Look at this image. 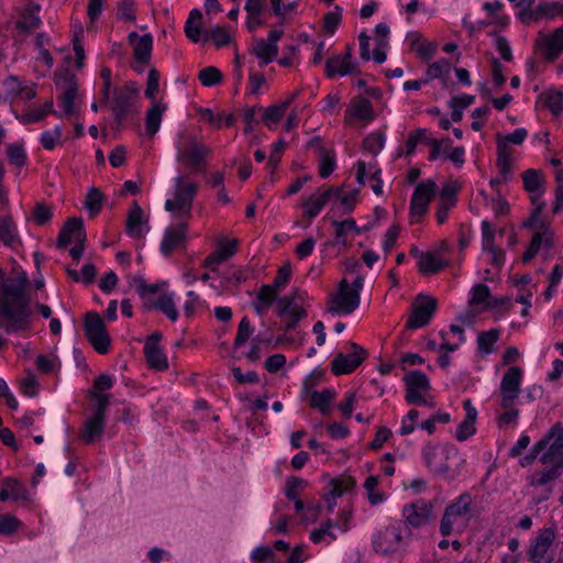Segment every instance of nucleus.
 I'll list each match as a JSON object with an SVG mask.
<instances>
[{"instance_id":"obj_33","label":"nucleus","mask_w":563,"mask_h":563,"mask_svg":"<svg viewBox=\"0 0 563 563\" xmlns=\"http://www.w3.org/2000/svg\"><path fill=\"white\" fill-rule=\"evenodd\" d=\"M276 313L280 318L287 317L289 319H294L295 321H300L307 316L305 309L294 302V299H291L289 296H283L277 299Z\"/></svg>"},{"instance_id":"obj_21","label":"nucleus","mask_w":563,"mask_h":563,"mask_svg":"<svg viewBox=\"0 0 563 563\" xmlns=\"http://www.w3.org/2000/svg\"><path fill=\"white\" fill-rule=\"evenodd\" d=\"M188 227L180 222L166 229L161 243V251L164 255H169L176 250L185 247Z\"/></svg>"},{"instance_id":"obj_8","label":"nucleus","mask_w":563,"mask_h":563,"mask_svg":"<svg viewBox=\"0 0 563 563\" xmlns=\"http://www.w3.org/2000/svg\"><path fill=\"white\" fill-rule=\"evenodd\" d=\"M85 333L93 349L106 354L111 344L110 336L106 330V325L99 313L88 312L85 318Z\"/></svg>"},{"instance_id":"obj_15","label":"nucleus","mask_w":563,"mask_h":563,"mask_svg":"<svg viewBox=\"0 0 563 563\" xmlns=\"http://www.w3.org/2000/svg\"><path fill=\"white\" fill-rule=\"evenodd\" d=\"M422 457L426 466L434 474L445 476L450 471L446 461L449 452L433 444H427L422 450Z\"/></svg>"},{"instance_id":"obj_58","label":"nucleus","mask_w":563,"mask_h":563,"mask_svg":"<svg viewBox=\"0 0 563 563\" xmlns=\"http://www.w3.org/2000/svg\"><path fill=\"white\" fill-rule=\"evenodd\" d=\"M385 137L382 133H372L363 141V148L373 155H377L384 147Z\"/></svg>"},{"instance_id":"obj_38","label":"nucleus","mask_w":563,"mask_h":563,"mask_svg":"<svg viewBox=\"0 0 563 563\" xmlns=\"http://www.w3.org/2000/svg\"><path fill=\"white\" fill-rule=\"evenodd\" d=\"M355 70L356 65L352 60H344L340 55L329 58L325 63V73L329 77L344 76Z\"/></svg>"},{"instance_id":"obj_52","label":"nucleus","mask_w":563,"mask_h":563,"mask_svg":"<svg viewBox=\"0 0 563 563\" xmlns=\"http://www.w3.org/2000/svg\"><path fill=\"white\" fill-rule=\"evenodd\" d=\"M4 485L9 489L10 497L14 501L26 500L29 493L25 486L16 478L8 477L4 479Z\"/></svg>"},{"instance_id":"obj_4","label":"nucleus","mask_w":563,"mask_h":563,"mask_svg":"<svg viewBox=\"0 0 563 563\" xmlns=\"http://www.w3.org/2000/svg\"><path fill=\"white\" fill-rule=\"evenodd\" d=\"M198 192V185L184 176L174 179V195L165 201V209L179 219H187L191 216L195 197Z\"/></svg>"},{"instance_id":"obj_28","label":"nucleus","mask_w":563,"mask_h":563,"mask_svg":"<svg viewBox=\"0 0 563 563\" xmlns=\"http://www.w3.org/2000/svg\"><path fill=\"white\" fill-rule=\"evenodd\" d=\"M37 11L38 9L35 7L27 8L23 11L13 31V36L16 41H22L29 33L40 26L41 20L36 14Z\"/></svg>"},{"instance_id":"obj_37","label":"nucleus","mask_w":563,"mask_h":563,"mask_svg":"<svg viewBox=\"0 0 563 563\" xmlns=\"http://www.w3.org/2000/svg\"><path fill=\"white\" fill-rule=\"evenodd\" d=\"M538 103L559 115L563 111V93L554 89L547 90L539 96Z\"/></svg>"},{"instance_id":"obj_53","label":"nucleus","mask_w":563,"mask_h":563,"mask_svg":"<svg viewBox=\"0 0 563 563\" xmlns=\"http://www.w3.org/2000/svg\"><path fill=\"white\" fill-rule=\"evenodd\" d=\"M7 155L10 164L18 168L23 167L26 163V153L21 144H9Z\"/></svg>"},{"instance_id":"obj_13","label":"nucleus","mask_w":563,"mask_h":563,"mask_svg":"<svg viewBox=\"0 0 563 563\" xmlns=\"http://www.w3.org/2000/svg\"><path fill=\"white\" fill-rule=\"evenodd\" d=\"M56 86L60 91L59 107L64 109L67 117L76 112L75 99L77 96V84L75 76L65 71L56 75Z\"/></svg>"},{"instance_id":"obj_5","label":"nucleus","mask_w":563,"mask_h":563,"mask_svg":"<svg viewBox=\"0 0 563 563\" xmlns=\"http://www.w3.org/2000/svg\"><path fill=\"white\" fill-rule=\"evenodd\" d=\"M134 286L144 305L159 310L173 322L178 319L173 292L162 291L158 285H146L141 278H134Z\"/></svg>"},{"instance_id":"obj_25","label":"nucleus","mask_w":563,"mask_h":563,"mask_svg":"<svg viewBox=\"0 0 563 563\" xmlns=\"http://www.w3.org/2000/svg\"><path fill=\"white\" fill-rule=\"evenodd\" d=\"M340 192L341 187H330L323 192H318L310 196L302 203V207L305 209V216L308 217L310 220L316 218L324 208L329 199L332 196H339Z\"/></svg>"},{"instance_id":"obj_2","label":"nucleus","mask_w":563,"mask_h":563,"mask_svg":"<svg viewBox=\"0 0 563 563\" xmlns=\"http://www.w3.org/2000/svg\"><path fill=\"white\" fill-rule=\"evenodd\" d=\"M176 161L184 164L189 173L205 170L206 156L210 151L198 140L194 132L188 130L179 132L176 141Z\"/></svg>"},{"instance_id":"obj_6","label":"nucleus","mask_w":563,"mask_h":563,"mask_svg":"<svg viewBox=\"0 0 563 563\" xmlns=\"http://www.w3.org/2000/svg\"><path fill=\"white\" fill-rule=\"evenodd\" d=\"M91 397L96 400V408L79 432V439L86 444H91L102 437L106 427V412L110 404V395L92 393Z\"/></svg>"},{"instance_id":"obj_55","label":"nucleus","mask_w":563,"mask_h":563,"mask_svg":"<svg viewBox=\"0 0 563 563\" xmlns=\"http://www.w3.org/2000/svg\"><path fill=\"white\" fill-rule=\"evenodd\" d=\"M525 189L531 194L537 192L542 185L541 172L537 169H528L522 174Z\"/></svg>"},{"instance_id":"obj_50","label":"nucleus","mask_w":563,"mask_h":563,"mask_svg":"<svg viewBox=\"0 0 563 563\" xmlns=\"http://www.w3.org/2000/svg\"><path fill=\"white\" fill-rule=\"evenodd\" d=\"M103 199H104V196L98 188L92 187L88 191L85 206L88 209L90 217L93 218L100 212V210L102 208Z\"/></svg>"},{"instance_id":"obj_42","label":"nucleus","mask_w":563,"mask_h":563,"mask_svg":"<svg viewBox=\"0 0 563 563\" xmlns=\"http://www.w3.org/2000/svg\"><path fill=\"white\" fill-rule=\"evenodd\" d=\"M335 397V393L332 389H324L322 391H313L310 395V407L318 409L322 415H327L330 411V404Z\"/></svg>"},{"instance_id":"obj_26","label":"nucleus","mask_w":563,"mask_h":563,"mask_svg":"<svg viewBox=\"0 0 563 563\" xmlns=\"http://www.w3.org/2000/svg\"><path fill=\"white\" fill-rule=\"evenodd\" d=\"M86 233L82 228V220L79 218H70L67 220L57 238V246L66 247L73 241H85Z\"/></svg>"},{"instance_id":"obj_48","label":"nucleus","mask_w":563,"mask_h":563,"mask_svg":"<svg viewBox=\"0 0 563 563\" xmlns=\"http://www.w3.org/2000/svg\"><path fill=\"white\" fill-rule=\"evenodd\" d=\"M547 448L548 451L540 457L541 463H547L552 459L563 463V431Z\"/></svg>"},{"instance_id":"obj_56","label":"nucleus","mask_w":563,"mask_h":563,"mask_svg":"<svg viewBox=\"0 0 563 563\" xmlns=\"http://www.w3.org/2000/svg\"><path fill=\"white\" fill-rule=\"evenodd\" d=\"M53 112V101H46L42 107L33 109L23 115L22 122L30 124L35 123L45 118L47 113Z\"/></svg>"},{"instance_id":"obj_29","label":"nucleus","mask_w":563,"mask_h":563,"mask_svg":"<svg viewBox=\"0 0 563 563\" xmlns=\"http://www.w3.org/2000/svg\"><path fill=\"white\" fill-rule=\"evenodd\" d=\"M545 467L536 472L530 477L531 486H545L551 482L556 481L561 475V468L563 467V463L552 459V461H548L543 463Z\"/></svg>"},{"instance_id":"obj_60","label":"nucleus","mask_w":563,"mask_h":563,"mask_svg":"<svg viewBox=\"0 0 563 563\" xmlns=\"http://www.w3.org/2000/svg\"><path fill=\"white\" fill-rule=\"evenodd\" d=\"M377 486L378 478L376 476L367 477L364 483V488L367 493L368 501L372 505H377L384 500V495L382 493L376 492Z\"/></svg>"},{"instance_id":"obj_54","label":"nucleus","mask_w":563,"mask_h":563,"mask_svg":"<svg viewBox=\"0 0 563 563\" xmlns=\"http://www.w3.org/2000/svg\"><path fill=\"white\" fill-rule=\"evenodd\" d=\"M53 216V209L52 207L47 206L46 203L40 201L36 202L33 210H32V220L37 225H45L47 224Z\"/></svg>"},{"instance_id":"obj_39","label":"nucleus","mask_w":563,"mask_h":563,"mask_svg":"<svg viewBox=\"0 0 563 563\" xmlns=\"http://www.w3.org/2000/svg\"><path fill=\"white\" fill-rule=\"evenodd\" d=\"M451 64L448 59L441 58L431 64L423 77L424 84H429L433 79H442L443 85L446 84L448 76L451 73Z\"/></svg>"},{"instance_id":"obj_12","label":"nucleus","mask_w":563,"mask_h":563,"mask_svg":"<svg viewBox=\"0 0 563 563\" xmlns=\"http://www.w3.org/2000/svg\"><path fill=\"white\" fill-rule=\"evenodd\" d=\"M437 194V184L432 179L424 180L417 185L410 199V217L421 218L427 211L429 203Z\"/></svg>"},{"instance_id":"obj_47","label":"nucleus","mask_w":563,"mask_h":563,"mask_svg":"<svg viewBox=\"0 0 563 563\" xmlns=\"http://www.w3.org/2000/svg\"><path fill=\"white\" fill-rule=\"evenodd\" d=\"M165 110V107L158 103H155L146 114V133L150 136H154L156 132L159 130L162 122V114Z\"/></svg>"},{"instance_id":"obj_59","label":"nucleus","mask_w":563,"mask_h":563,"mask_svg":"<svg viewBox=\"0 0 563 563\" xmlns=\"http://www.w3.org/2000/svg\"><path fill=\"white\" fill-rule=\"evenodd\" d=\"M199 80L203 86H214L222 80L221 71L212 66L206 67L199 73Z\"/></svg>"},{"instance_id":"obj_64","label":"nucleus","mask_w":563,"mask_h":563,"mask_svg":"<svg viewBox=\"0 0 563 563\" xmlns=\"http://www.w3.org/2000/svg\"><path fill=\"white\" fill-rule=\"evenodd\" d=\"M333 527L334 525L331 521H327L319 529H316L310 533L311 541L313 543H319L324 540L325 537L330 538L329 542L335 540L336 536L332 532Z\"/></svg>"},{"instance_id":"obj_30","label":"nucleus","mask_w":563,"mask_h":563,"mask_svg":"<svg viewBox=\"0 0 563 563\" xmlns=\"http://www.w3.org/2000/svg\"><path fill=\"white\" fill-rule=\"evenodd\" d=\"M464 409H465V418L464 420L457 426L455 437L459 441H465L470 437H472L475 433V421L477 417V410L472 405V401L470 399H466L464 401Z\"/></svg>"},{"instance_id":"obj_49","label":"nucleus","mask_w":563,"mask_h":563,"mask_svg":"<svg viewBox=\"0 0 563 563\" xmlns=\"http://www.w3.org/2000/svg\"><path fill=\"white\" fill-rule=\"evenodd\" d=\"M563 14V3L561 2H543L534 8V15L541 19H554Z\"/></svg>"},{"instance_id":"obj_22","label":"nucleus","mask_w":563,"mask_h":563,"mask_svg":"<svg viewBox=\"0 0 563 563\" xmlns=\"http://www.w3.org/2000/svg\"><path fill=\"white\" fill-rule=\"evenodd\" d=\"M162 335L156 332L153 333L144 344V355L150 367L155 368L157 371H164L167 368L168 363L165 354L159 347V340Z\"/></svg>"},{"instance_id":"obj_63","label":"nucleus","mask_w":563,"mask_h":563,"mask_svg":"<svg viewBox=\"0 0 563 563\" xmlns=\"http://www.w3.org/2000/svg\"><path fill=\"white\" fill-rule=\"evenodd\" d=\"M159 88V73L157 69L152 68L148 71L147 75V82H146V89H145V97H147L151 100H155L156 93L158 92Z\"/></svg>"},{"instance_id":"obj_17","label":"nucleus","mask_w":563,"mask_h":563,"mask_svg":"<svg viewBox=\"0 0 563 563\" xmlns=\"http://www.w3.org/2000/svg\"><path fill=\"white\" fill-rule=\"evenodd\" d=\"M401 531L398 526H388L375 534L373 549L375 552L387 554L395 552L401 542Z\"/></svg>"},{"instance_id":"obj_40","label":"nucleus","mask_w":563,"mask_h":563,"mask_svg":"<svg viewBox=\"0 0 563 563\" xmlns=\"http://www.w3.org/2000/svg\"><path fill=\"white\" fill-rule=\"evenodd\" d=\"M347 113L358 120L372 121L374 119V110L372 103L366 98H357L352 103Z\"/></svg>"},{"instance_id":"obj_51","label":"nucleus","mask_w":563,"mask_h":563,"mask_svg":"<svg viewBox=\"0 0 563 563\" xmlns=\"http://www.w3.org/2000/svg\"><path fill=\"white\" fill-rule=\"evenodd\" d=\"M499 339V330L492 329L486 332H482L477 336L478 350L485 354H489L493 351L494 344Z\"/></svg>"},{"instance_id":"obj_3","label":"nucleus","mask_w":563,"mask_h":563,"mask_svg":"<svg viewBox=\"0 0 563 563\" xmlns=\"http://www.w3.org/2000/svg\"><path fill=\"white\" fill-rule=\"evenodd\" d=\"M473 498L464 493L454 499L444 510L440 522V533L443 537L462 533L472 518Z\"/></svg>"},{"instance_id":"obj_32","label":"nucleus","mask_w":563,"mask_h":563,"mask_svg":"<svg viewBox=\"0 0 563 563\" xmlns=\"http://www.w3.org/2000/svg\"><path fill=\"white\" fill-rule=\"evenodd\" d=\"M354 482L351 478L347 479H333L324 488L323 498L328 503L329 510H333L336 503L335 499L341 497L344 493L352 489Z\"/></svg>"},{"instance_id":"obj_9","label":"nucleus","mask_w":563,"mask_h":563,"mask_svg":"<svg viewBox=\"0 0 563 563\" xmlns=\"http://www.w3.org/2000/svg\"><path fill=\"white\" fill-rule=\"evenodd\" d=\"M438 307L435 298L420 295L411 305V312L407 320L406 328L416 330L426 327Z\"/></svg>"},{"instance_id":"obj_36","label":"nucleus","mask_w":563,"mask_h":563,"mask_svg":"<svg viewBox=\"0 0 563 563\" xmlns=\"http://www.w3.org/2000/svg\"><path fill=\"white\" fill-rule=\"evenodd\" d=\"M251 53L260 59V66H264L276 58L278 46H273L264 38H260L254 42Z\"/></svg>"},{"instance_id":"obj_7","label":"nucleus","mask_w":563,"mask_h":563,"mask_svg":"<svg viewBox=\"0 0 563 563\" xmlns=\"http://www.w3.org/2000/svg\"><path fill=\"white\" fill-rule=\"evenodd\" d=\"M361 302V295L350 289L349 282L343 278L336 291L329 296L328 311L333 314H350L355 311Z\"/></svg>"},{"instance_id":"obj_43","label":"nucleus","mask_w":563,"mask_h":563,"mask_svg":"<svg viewBox=\"0 0 563 563\" xmlns=\"http://www.w3.org/2000/svg\"><path fill=\"white\" fill-rule=\"evenodd\" d=\"M332 224L335 228L336 243L346 244L350 233L356 235L361 233V229L353 219H345L343 221L334 220Z\"/></svg>"},{"instance_id":"obj_19","label":"nucleus","mask_w":563,"mask_h":563,"mask_svg":"<svg viewBox=\"0 0 563 563\" xmlns=\"http://www.w3.org/2000/svg\"><path fill=\"white\" fill-rule=\"evenodd\" d=\"M537 47L548 60L555 59L563 51V26L558 27L550 35L540 33Z\"/></svg>"},{"instance_id":"obj_34","label":"nucleus","mask_w":563,"mask_h":563,"mask_svg":"<svg viewBox=\"0 0 563 563\" xmlns=\"http://www.w3.org/2000/svg\"><path fill=\"white\" fill-rule=\"evenodd\" d=\"M544 208V203L540 202L532 211L531 217L525 222L526 228L538 229L543 234V242L547 247H552L553 240L552 233L549 231L547 223L541 219V213Z\"/></svg>"},{"instance_id":"obj_10","label":"nucleus","mask_w":563,"mask_h":563,"mask_svg":"<svg viewBox=\"0 0 563 563\" xmlns=\"http://www.w3.org/2000/svg\"><path fill=\"white\" fill-rule=\"evenodd\" d=\"M406 385L405 399L409 405H428L426 394L430 389L429 379L420 371H413L404 377Z\"/></svg>"},{"instance_id":"obj_18","label":"nucleus","mask_w":563,"mask_h":563,"mask_svg":"<svg viewBox=\"0 0 563 563\" xmlns=\"http://www.w3.org/2000/svg\"><path fill=\"white\" fill-rule=\"evenodd\" d=\"M148 231V220L145 217L143 209L137 203V201H133L126 216L125 232L131 238L140 239L143 238Z\"/></svg>"},{"instance_id":"obj_27","label":"nucleus","mask_w":563,"mask_h":563,"mask_svg":"<svg viewBox=\"0 0 563 563\" xmlns=\"http://www.w3.org/2000/svg\"><path fill=\"white\" fill-rule=\"evenodd\" d=\"M129 42L133 47L134 58L141 64H146L151 59L153 48V37L151 34L139 35L135 32L129 34Z\"/></svg>"},{"instance_id":"obj_41","label":"nucleus","mask_w":563,"mask_h":563,"mask_svg":"<svg viewBox=\"0 0 563 563\" xmlns=\"http://www.w3.org/2000/svg\"><path fill=\"white\" fill-rule=\"evenodd\" d=\"M410 48L416 51L417 54L423 59H430L433 57L437 44L433 42L423 41L421 35L417 32L409 34Z\"/></svg>"},{"instance_id":"obj_11","label":"nucleus","mask_w":563,"mask_h":563,"mask_svg":"<svg viewBox=\"0 0 563 563\" xmlns=\"http://www.w3.org/2000/svg\"><path fill=\"white\" fill-rule=\"evenodd\" d=\"M522 374V369L518 366L509 367L504 374L500 382V407L515 405L520 394Z\"/></svg>"},{"instance_id":"obj_31","label":"nucleus","mask_w":563,"mask_h":563,"mask_svg":"<svg viewBox=\"0 0 563 563\" xmlns=\"http://www.w3.org/2000/svg\"><path fill=\"white\" fill-rule=\"evenodd\" d=\"M449 265V261L442 258L438 252H426L420 254L418 268L423 275H434Z\"/></svg>"},{"instance_id":"obj_14","label":"nucleus","mask_w":563,"mask_h":563,"mask_svg":"<svg viewBox=\"0 0 563 563\" xmlns=\"http://www.w3.org/2000/svg\"><path fill=\"white\" fill-rule=\"evenodd\" d=\"M351 353H339L331 362L335 375L352 373L366 357V351L355 343H351Z\"/></svg>"},{"instance_id":"obj_57","label":"nucleus","mask_w":563,"mask_h":563,"mask_svg":"<svg viewBox=\"0 0 563 563\" xmlns=\"http://www.w3.org/2000/svg\"><path fill=\"white\" fill-rule=\"evenodd\" d=\"M22 526V522L12 515H0V536H11Z\"/></svg>"},{"instance_id":"obj_46","label":"nucleus","mask_w":563,"mask_h":563,"mask_svg":"<svg viewBox=\"0 0 563 563\" xmlns=\"http://www.w3.org/2000/svg\"><path fill=\"white\" fill-rule=\"evenodd\" d=\"M0 240L5 245H13L18 241V230L15 223L9 217L0 219Z\"/></svg>"},{"instance_id":"obj_24","label":"nucleus","mask_w":563,"mask_h":563,"mask_svg":"<svg viewBox=\"0 0 563 563\" xmlns=\"http://www.w3.org/2000/svg\"><path fill=\"white\" fill-rule=\"evenodd\" d=\"M554 538L555 533L552 528L542 529L528 551L529 560L533 563H541L544 560Z\"/></svg>"},{"instance_id":"obj_45","label":"nucleus","mask_w":563,"mask_h":563,"mask_svg":"<svg viewBox=\"0 0 563 563\" xmlns=\"http://www.w3.org/2000/svg\"><path fill=\"white\" fill-rule=\"evenodd\" d=\"M335 153L333 150L320 147L319 153V175L322 178L329 177L335 169Z\"/></svg>"},{"instance_id":"obj_61","label":"nucleus","mask_w":563,"mask_h":563,"mask_svg":"<svg viewBox=\"0 0 563 563\" xmlns=\"http://www.w3.org/2000/svg\"><path fill=\"white\" fill-rule=\"evenodd\" d=\"M553 438V431L545 438L541 439L540 441H538L531 449V452L525 456L521 461V466H527V465H530L536 459L537 456L543 451L547 449V446L549 445V441Z\"/></svg>"},{"instance_id":"obj_35","label":"nucleus","mask_w":563,"mask_h":563,"mask_svg":"<svg viewBox=\"0 0 563 563\" xmlns=\"http://www.w3.org/2000/svg\"><path fill=\"white\" fill-rule=\"evenodd\" d=\"M289 106L290 100H285L266 109L260 107L258 111L262 112V121L269 130H275Z\"/></svg>"},{"instance_id":"obj_62","label":"nucleus","mask_w":563,"mask_h":563,"mask_svg":"<svg viewBox=\"0 0 563 563\" xmlns=\"http://www.w3.org/2000/svg\"><path fill=\"white\" fill-rule=\"evenodd\" d=\"M63 135L60 126H55L51 131H45L41 135V143L45 150H53Z\"/></svg>"},{"instance_id":"obj_44","label":"nucleus","mask_w":563,"mask_h":563,"mask_svg":"<svg viewBox=\"0 0 563 563\" xmlns=\"http://www.w3.org/2000/svg\"><path fill=\"white\" fill-rule=\"evenodd\" d=\"M202 13L198 9H192L185 24V33L187 37L197 43L201 35Z\"/></svg>"},{"instance_id":"obj_16","label":"nucleus","mask_w":563,"mask_h":563,"mask_svg":"<svg viewBox=\"0 0 563 563\" xmlns=\"http://www.w3.org/2000/svg\"><path fill=\"white\" fill-rule=\"evenodd\" d=\"M432 510V503L421 499L405 506L402 509V516L409 526L420 528L429 522Z\"/></svg>"},{"instance_id":"obj_1","label":"nucleus","mask_w":563,"mask_h":563,"mask_svg":"<svg viewBox=\"0 0 563 563\" xmlns=\"http://www.w3.org/2000/svg\"><path fill=\"white\" fill-rule=\"evenodd\" d=\"M25 275L4 280L0 291V328L7 333L25 332L33 320Z\"/></svg>"},{"instance_id":"obj_23","label":"nucleus","mask_w":563,"mask_h":563,"mask_svg":"<svg viewBox=\"0 0 563 563\" xmlns=\"http://www.w3.org/2000/svg\"><path fill=\"white\" fill-rule=\"evenodd\" d=\"M2 90L4 99L9 100V102L15 99L31 100L36 95L32 87L25 85L15 76H10L2 81Z\"/></svg>"},{"instance_id":"obj_20","label":"nucleus","mask_w":563,"mask_h":563,"mask_svg":"<svg viewBox=\"0 0 563 563\" xmlns=\"http://www.w3.org/2000/svg\"><path fill=\"white\" fill-rule=\"evenodd\" d=\"M136 96V89L133 85H126L122 88L115 89L111 109L114 113L115 120L120 123L129 113L133 99Z\"/></svg>"}]
</instances>
